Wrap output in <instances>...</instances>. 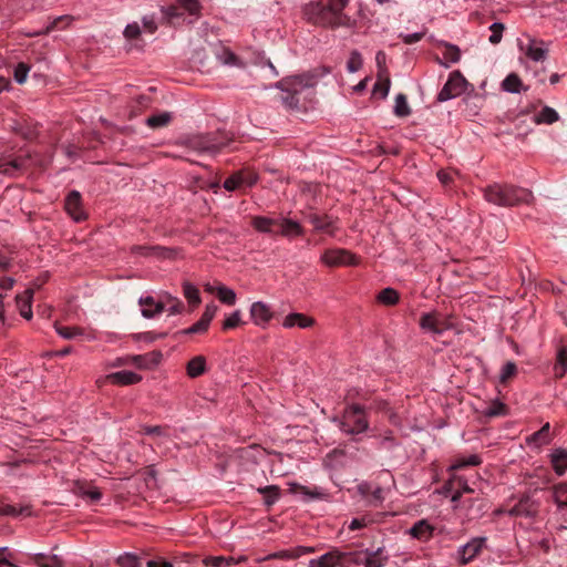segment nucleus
I'll return each mask as SVG.
<instances>
[{
	"instance_id": "obj_1",
	"label": "nucleus",
	"mask_w": 567,
	"mask_h": 567,
	"mask_svg": "<svg viewBox=\"0 0 567 567\" xmlns=\"http://www.w3.org/2000/svg\"><path fill=\"white\" fill-rule=\"evenodd\" d=\"M327 72L326 69L315 70L280 80L276 86L280 90V100L285 107L291 111H307L312 104L313 87Z\"/></svg>"
},
{
	"instance_id": "obj_2",
	"label": "nucleus",
	"mask_w": 567,
	"mask_h": 567,
	"mask_svg": "<svg viewBox=\"0 0 567 567\" xmlns=\"http://www.w3.org/2000/svg\"><path fill=\"white\" fill-rule=\"evenodd\" d=\"M350 0H329L327 4L322 1L307 3L302 13L307 21L323 27H341L349 24L350 19L342 11Z\"/></svg>"
},
{
	"instance_id": "obj_3",
	"label": "nucleus",
	"mask_w": 567,
	"mask_h": 567,
	"mask_svg": "<svg viewBox=\"0 0 567 567\" xmlns=\"http://www.w3.org/2000/svg\"><path fill=\"white\" fill-rule=\"evenodd\" d=\"M532 193L528 189L513 185L493 184L484 188L486 202L497 206H515L528 202Z\"/></svg>"
},
{
	"instance_id": "obj_4",
	"label": "nucleus",
	"mask_w": 567,
	"mask_h": 567,
	"mask_svg": "<svg viewBox=\"0 0 567 567\" xmlns=\"http://www.w3.org/2000/svg\"><path fill=\"white\" fill-rule=\"evenodd\" d=\"M353 563V554L334 550L327 553L319 558L311 559L309 561V567H351Z\"/></svg>"
},
{
	"instance_id": "obj_5",
	"label": "nucleus",
	"mask_w": 567,
	"mask_h": 567,
	"mask_svg": "<svg viewBox=\"0 0 567 567\" xmlns=\"http://www.w3.org/2000/svg\"><path fill=\"white\" fill-rule=\"evenodd\" d=\"M466 79L462 75L460 71H453L450 74L449 80L440 91L437 95V100L440 102H445L447 100L454 99L463 94L467 86Z\"/></svg>"
},
{
	"instance_id": "obj_6",
	"label": "nucleus",
	"mask_w": 567,
	"mask_h": 567,
	"mask_svg": "<svg viewBox=\"0 0 567 567\" xmlns=\"http://www.w3.org/2000/svg\"><path fill=\"white\" fill-rule=\"evenodd\" d=\"M259 181L257 172L250 168H243L231 174L225 182L224 188L228 192H234L243 186L252 187Z\"/></svg>"
},
{
	"instance_id": "obj_7",
	"label": "nucleus",
	"mask_w": 567,
	"mask_h": 567,
	"mask_svg": "<svg viewBox=\"0 0 567 567\" xmlns=\"http://www.w3.org/2000/svg\"><path fill=\"white\" fill-rule=\"evenodd\" d=\"M383 501L382 488L363 482L358 486L357 503H363L365 506H379Z\"/></svg>"
},
{
	"instance_id": "obj_8",
	"label": "nucleus",
	"mask_w": 567,
	"mask_h": 567,
	"mask_svg": "<svg viewBox=\"0 0 567 567\" xmlns=\"http://www.w3.org/2000/svg\"><path fill=\"white\" fill-rule=\"evenodd\" d=\"M161 360L162 353L159 351H152L145 354L127 355L123 363H130L142 370H153L161 363Z\"/></svg>"
},
{
	"instance_id": "obj_9",
	"label": "nucleus",
	"mask_w": 567,
	"mask_h": 567,
	"mask_svg": "<svg viewBox=\"0 0 567 567\" xmlns=\"http://www.w3.org/2000/svg\"><path fill=\"white\" fill-rule=\"evenodd\" d=\"M352 254L346 249H327L321 255V261L328 267H340L352 264Z\"/></svg>"
},
{
	"instance_id": "obj_10",
	"label": "nucleus",
	"mask_w": 567,
	"mask_h": 567,
	"mask_svg": "<svg viewBox=\"0 0 567 567\" xmlns=\"http://www.w3.org/2000/svg\"><path fill=\"white\" fill-rule=\"evenodd\" d=\"M249 313L251 321L260 328L268 327L269 322L274 317V312L270 306L264 301L252 302L250 306Z\"/></svg>"
},
{
	"instance_id": "obj_11",
	"label": "nucleus",
	"mask_w": 567,
	"mask_h": 567,
	"mask_svg": "<svg viewBox=\"0 0 567 567\" xmlns=\"http://www.w3.org/2000/svg\"><path fill=\"white\" fill-rule=\"evenodd\" d=\"M189 146L198 153L217 154L226 146L225 143H217L210 136H197L189 140Z\"/></svg>"
},
{
	"instance_id": "obj_12",
	"label": "nucleus",
	"mask_w": 567,
	"mask_h": 567,
	"mask_svg": "<svg viewBox=\"0 0 567 567\" xmlns=\"http://www.w3.org/2000/svg\"><path fill=\"white\" fill-rule=\"evenodd\" d=\"M65 210L72 219L81 221L86 218L82 208L81 194L78 190H72L65 198Z\"/></svg>"
},
{
	"instance_id": "obj_13",
	"label": "nucleus",
	"mask_w": 567,
	"mask_h": 567,
	"mask_svg": "<svg viewBox=\"0 0 567 567\" xmlns=\"http://www.w3.org/2000/svg\"><path fill=\"white\" fill-rule=\"evenodd\" d=\"M507 513L511 516L535 517L538 513V503L529 496H525Z\"/></svg>"
},
{
	"instance_id": "obj_14",
	"label": "nucleus",
	"mask_w": 567,
	"mask_h": 567,
	"mask_svg": "<svg viewBox=\"0 0 567 567\" xmlns=\"http://www.w3.org/2000/svg\"><path fill=\"white\" fill-rule=\"evenodd\" d=\"M106 380L114 385L124 386L140 383L143 377L133 371L122 370L106 375Z\"/></svg>"
},
{
	"instance_id": "obj_15",
	"label": "nucleus",
	"mask_w": 567,
	"mask_h": 567,
	"mask_svg": "<svg viewBox=\"0 0 567 567\" xmlns=\"http://www.w3.org/2000/svg\"><path fill=\"white\" fill-rule=\"evenodd\" d=\"M73 493L82 498L90 499L91 502H99L102 497L100 489L85 481H75Z\"/></svg>"
},
{
	"instance_id": "obj_16",
	"label": "nucleus",
	"mask_w": 567,
	"mask_h": 567,
	"mask_svg": "<svg viewBox=\"0 0 567 567\" xmlns=\"http://www.w3.org/2000/svg\"><path fill=\"white\" fill-rule=\"evenodd\" d=\"M315 319L301 312H291L284 318L282 327L291 329L295 327L307 329L315 324Z\"/></svg>"
},
{
	"instance_id": "obj_17",
	"label": "nucleus",
	"mask_w": 567,
	"mask_h": 567,
	"mask_svg": "<svg viewBox=\"0 0 567 567\" xmlns=\"http://www.w3.org/2000/svg\"><path fill=\"white\" fill-rule=\"evenodd\" d=\"M34 295L33 288H28L22 293L16 296V303L21 317L27 320L32 318V299Z\"/></svg>"
},
{
	"instance_id": "obj_18",
	"label": "nucleus",
	"mask_w": 567,
	"mask_h": 567,
	"mask_svg": "<svg viewBox=\"0 0 567 567\" xmlns=\"http://www.w3.org/2000/svg\"><path fill=\"white\" fill-rule=\"evenodd\" d=\"M246 560V556H240L238 558L225 556H207L203 559V564L207 567H233Z\"/></svg>"
},
{
	"instance_id": "obj_19",
	"label": "nucleus",
	"mask_w": 567,
	"mask_h": 567,
	"mask_svg": "<svg viewBox=\"0 0 567 567\" xmlns=\"http://www.w3.org/2000/svg\"><path fill=\"white\" fill-rule=\"evenodd\" d=\"M185 369L188 378L196 379L206 373L207 359L202 354L196 355L186 363Z\"/></svg>"
},
{
	"instance_id": "obj_20",
	"label": "nucleus",
	"mask_w": 567,
	"mask_h": 567,
	"mask_svg": "<svg viewBox=\"0 0 567 567\" xmlns=\"http://www.w3.org/2000/svg\"><path fill=\"white\" fill-rule=\"evenodd\" d=\"M142 308V316L145 318H153L165 310L163 301H155L153 297L147 296L140 299Z\"/></svg>"
},
{
	"instance_id": "obj_21",
	"label": "nucleus",
	"mask_w": 567,
	"mask_h": 567,
	"mask_svg": "<svg viewBox=\"0 0 567 567\" xmlns=\"http://www.w3.org/2000/svg\"><path fill=\"white\" fill-rule=\"evenodd\" d=\"M484 538H474L464 545L460 550V559L462 564H467L477 556L484 543Z\"/></svg>"
},
{
	"instance_id": "obj_22",
	"label": "nucleus",
	"mask_w": 567,
	"mask_h": 567,
	"mask_svg": "<svg viewBox=\"0 0 567 567\" xmlns=\"http://www.w3.org/2000/svg\"><path fill=\"white\" fill-rule=\"evenodd\" d=\"M525 54L535 62L544 61L548 54V49L543 41L530 39L525 49Z\"/></svg>"
},
{
	"instance_id": "obj_23",
	"label": "nucleus",
	"mask_w": 567,
	"mask_h": 567,
	"mask_svg": "<svg viewBox=\"0 0 567 567\" xmlns=\"http://www.w3.org/2000/svg\"><path fill=\"white\" fill-rule=\"evenodd\" d=\"M30 560L38 567H63V560L53 554H34L30 557Z\"/></svg>"
},
{
	"instance_id": "obj_24",
	"label": "nucleus",
	"mask_w": 567,
	"mask_h": 567,
	"mask_svg": "<svg viewBox=\"0 0 567 567\" xmlns=\"http://www.w3.org/2000/svg\"><path fill=\"white\" fill-rule=\"evenodd\" d=\"M420 326L423 330H427L434 334H441L444 330L436 312L423 313L420 318Z\"/></svg>"
},
{
	"instance_id": "obj_25",
	"label": "nucleus",
	"mask_w": 567,
	"mask_h": 567,
	"mask_svg": "<svg viewBox=\"0 0 567 567\" xmlns=\"http://www.w3.org/2000/svg\"><path fill=\"white\" fill-rule=\"evenodd\" d=\"M434 527L425 519L416 522L410 529V535L417 539H429L433 534Z\"/></svg>"
},
{
	"instance_id": "obj_26",
	"label": "nucleus",
	"mask_w": 567,
	"mask_h": 567,
	"mask_svg": "<svg viewBox=\"0 0 567 567\" xmlns=\"http://www.w3.org/2000/svg\"><path fill=\"white\" fill-rule=\"evenodd\" d=\"M553 467L558 475H563L567 470V451L564 449H556L551 455Z\"/></svg>"
},
{
	"instance_id": "obj_27",
	"label": "nucleus",
	"mask_w": 567,
	"mask_h": 567,
	"mask_svg": "<svg viewBox=\"0 0 567 567\" xmlns=\"http://www.w3.org/2000/svg\"><path fill=\"white\" fill-rule=\"evenodd\" d=\"M451 484L457 487L451 497V502L454 504V507L458 506L457 502L461 499L463 494L474 492V489L467 484L466 480H464L463 477L454 478V481L451 482Z\"/></svg>"
},
{
	"instance_id": "obj_28",
	"label": "nucleus",
	"mask_w": 567,
	"mask_h": 567,
	"mask_svg": "<svg viewBox=\"0 0 567 567\" xmlns=\"http://www.w3.org/2000/svg\"><path fill=\"white\" fill-rule=\"evenodd\" d=\"M388 557L383 555L381 548H378L374 551H365V557L363 564L365 567H383Z\"/></svg>"
},
{
	"instance_id": "obj_29",
	"label": "nucleus",
	"mask_w": 567,
	"mask_h": 567,
	"mask_svg": "<svg viewBox=\"0 0 567 567\" xmlns=\"http://www.w3.org/2000/svg\"><path fill=\"white\" fill-rule=\"evenodd\" d=\"M280 235L289 238L298 237L302 235V228L295 220L284 219L280 223Z\"/></svg>"
},
{
	"instance_id": "obj_30",
	"label": "nucleus",
	"mask_w": 567,
	"mask_h": 567,
	"mask_svg": "<svg viewBox=\"0 0 567 567\" xmlns=\"http://www.w3.org/2000/svg\"><path fill=\"white\" fill-rule=\"evenodd\" d=\"M257 492L264 495V503L267 506L274 505L280 497V488L277 485L259 487Z\"/></svg>"
},
{
	"instance_id": "obj_31",
	"label": "nucleus",
	"mask_w": 567,
	"mask_h": 567,
	"mask_svg": "<svg viewBox=\"0 0 567 567\" xmlns=\"http://www.w3.org/2000/svg\"><path fill=\"white\" fill-rule=\"evenodd\" d=\"M266 455V450L257 444L249 445L240 451V457L246 461L257 462Z\"/></svg>"
},
{
	"instance_id": "obj_32",
	"label": "nucleus",
	"mask_w": 567,
	"mask_h": 567,
	"mask_svg": "<svg viewBox=\"0 0 567 567\" xmlns=\"http://www.w3.org/2000/svg\"><path fill=\"white\" fill-rule=\"evenodd\" d=\"M502 89L509 93H519L523 90V82L516 73H511L502 82Z\"/></svg>"
},
{
	"instance_id": "obj_33",
	"label": "nucleus",
	"mask_w": 567,
	"mask_h": 567,
	"mask_svg": "<svg viewBox=\"0 0 567 567\" xmlns=\"http://www.w3.org/2000/svg\"><path fill=\"white\" fill-rule=\"evenodd\" d=\"M558 113L553 107L545 106L537 115H535L534 122L536 124H553L558 121Z\"/></svg>"
},
{
	"instance_id": "obj_34",
	"label": "nucleus",
	"mask_w": 567,
	"mask_h": 567,
	"mask_svg": "<svg viewBox=\"0 0 567 567\" xmlns=\"http://www.w3.org/2000/svg\"><path fill=\"white\" fill-rule=\"evenodd\" d=\"M567 372V347H560L557 352L555 377L561 379Z\"/></svg>"
},
{
	"instance_id": "obj_35",
	"label": "nucleus",
	"mask_w": 567,
	"mask_h": 567,
	"mask_svg": "<svg viewBox=\"0 0 567 567\" xmlns=\"http://www.w3.org/2000/svg\"><path fill=\"white\" fill-rule=\"evenodd\" d=\"M377 299L384 306H394L399 302L400 295L393 288H384L379 292Z\"/></svg>"
},
{
	"instance_id": "obj_36",
	"label": "nucleus",
	"mask_w": 567,
	"mask_h": 567,
	"mask_svg": "<svg viewBox=\"0 0 567 567\" xmlns=\"http://www.w3.org/2000/svg\"><path fill=\"white\" fill-rule=\"evenodd\" d=\"M172 121V114L169 112H163L155 115H151L146 118V125L151 128H159L168 125Z\"/></svg>"
},
{
	"instance_id": "obj_37",
	"label": "nucleus",
	"mask_w": 567,
	"mask_h": 567,
	"mask_svg": "<svg viewBox=\"0 0 567 567\" xmlns=\"http://www.w3.org/2000/svg\"><path fill=\"white\" fill-rule=\"evenodd\" d=\"M184 297L190 305L198 306L202 302L199 290L189 281L183 282Z\"/></svg>"
},
{
	"instance_id": "obj_38",
	"label": "nucleus",
	"mask_w": 567,
	"mask_h": 567,
	"mask_svg": "<svg viewBox=\"0 0 567 567\" xmlns=\"http://www.w3.org/2000/svg\"><path fill=\"white\" fill-rule=\"evenodd\" d=\"M553 498L558 508H567V483H559L553 487Z\"/></svg>"
},
{
	"instance_id": "obj_39",
	"label": "nucleus",
	"mask_w": 567,
	"mask_h": 567,
	"mask_svg": "<svg viewBox=\"0 0 567 567\" xmlns=\"http://www.w3.org/2000/svg\"><path fill=\"white\" fill-rule=\"evenodd\" d=\"M218 61L224 65H231L243 68L245 63L239 60V58L229 49H223V51L217 55Z\"/></svg>"
},
{
	"instance_id": "obj_40",
	"label": "nucleus",
	"mask_w": 567,
	"mask_h": 567,
	"mask_svg": "<svg viewBox=\"0 0 567 567\" xmlns=\"http://www.w3.org/2000/svg\"><path fill=\"white\" fill-rule=\"evenodd\" d=\"M277 221L272 218L256 216L251 220L252 227L260 233H271L272 226L276 225Z\"/></svg>"
},
{
	"instance_id": "obj_41",
	"label": "nucleus",
	"mask_w": 567,
	"mask_h": 567,
	"mask_svg": "<svg viewBox=\"0 0 567 567\" xmlns=\"http://www.w3.org/2000/svg\"><path fill=\"white\" fill-rule=\"evenodd\" d=\"M216 295L223 303L228 306H233L236 302V292L224 285L219 284L216 286Z\"/></svg>"
},
{
	"instance_id": "obj_42",
	"label": "nucleus",
	"mask_w": 567,
	"mask_h": 567,
	"mask_svg": "<svg viewBox=\"0 0 567 567\" xmlns=\"http://www.w3.org/2000/svg\"><path fill=\"white\" fill-rule=\"evenodd\" d=\"M55 331L59 336H61L63 339H74L79 336L84 334V330L79 327H62L59 324H54Z\"/></svg>"
},
{
	"instance_id": "obj_43",
	"label": "nucleus",
	"mask_w": 567,
	"mask_h": 567,
	"mask_svg": "<svg viewBox=\"0 0 567 567\" xmlns=\"http://www.w3.org/2000/svg\"><path fill=\"white\" fill-rule=\"evenodd\" d=\"M481 458L478 455L476 454H472L470 455L468 457H463V458H456L453 464L451 465V470L453 471H456V470H461L465 466H476V465H480L481 464Z\"/></svg>"
},
{
	"instance_id": "obj_44",
	"label": "nucleus",
	"mask_w": 567,
	"mask_h": 567,
	"mask_svg": "<svg viewBox=\"0 0 567 567\" xmlns=\"http://www.w3.org/2000/svg\"><path fill=\"white\" fill-rule=\"evenodd\" d=\"M549 441V423L544 424L539 431L533 433L532 436L527 439L528 443L548 444Z\"/></svg>"
},
{
	"instance_id": "obj_45",
	"label": "nucleus",
	"mask_w": 567,
	"mask_h": 567,
	"mask_svg": "<svg viewBox=\"0 0 567 567\" xmlns=\"http://www.w3.org/2000/svg\"><path fill=\"white\" fill-rule=\"evenodd\" d=\"M164 305H168V308H167V311L169 315H177V313H181L182 310H183V303L182 301L177 298V297H174L169 293H164Z\"/></svg>"
},
{
	"instance_id": "obj_46",
	"label": "nucleus",
	"mask_w": 567,
	"mask_h": 567,
	"mask_svg": "<svg viewBox=\"0 0 567 567\" xmlns=\"http://www.w3.org/2000/svg\"><path fill=\"white\" fill-rule=\"evenodd\" d=\"M410 107L406 102V96L404 94H398L395 97L394 104V113L398 116H408L410 114Z\"/></svg>"
},
{
	"instance_id": "obj_47",
	"label": "nucleus",
	"mask_w": 567,
	"mask_h": 567,
	"mask_svg": "<svg viewBox=\"0 0 567 567\" xmlns=\"http://www.w3.org/2000/svg\"><path fill=\"white\" fill-rule=\"evenodd\" d=\"M445 51L443 53V58L450 62V63H456L461 59V51L458 47L451 44V43H444Z\"/></svg>"
},
{
	"instance_id": "obj_48",
	"label": "nucleus",
	"mask_w": 567,
	"mask_h": 567,
	"mask_svg": "<svg viewBox=\"0 0 567 567\" xmlns=\"http://www.w3.org/2000/svg\"><path fill=\"white\" fill-rule=\"evenodd\" d=\"M390 90V79L386 76L383 80H379L372 90L373 95H379L380 99H384Z\"/></svg>"
},
{
	"instance_id": "obj_49",
	"label": "nucleus",
	"mask_w": 567,
	"mask_h": 567,
	"mask_svg": "<svg viewBox=\"0 0 567 567\" xmlns=\"http://www.w3.org/2000/svg\"><path fill=\"white\" fill-rule=\"evenodd\" d=\"M243 323L239 310L234 311L223 322V330H229L239 327Z\"/></svg>"
},
{
	"instance_id": "obj_50",
	"label": "nucleus",
	"mask_w": 567,
	"mask_h": 567,
	"mask_svg": "<svg viewBox=\"0 0 567 567\" xmlns=\"http://www.w3.org/2000/svg\"><path fill=\"white\" fill-rule=\"evenodd\" d=\"M489 30L492 31V34L489 35V42L492 44H498L502 41L503 38V31L505 30V25L502 22H494Z\"/></svg>"
},
{
	"instance_id": "obj_51",
	"label": "nucleus",
	"mask_w": 567,
	"mask_h": 567,
	"mask_svg": "<svg viewBox=\"0 0 567 567\" xmlns=\"http://www.w3.org/2000/svg\"><path fill=\"white\" fill-rule=\"evenodd\" d=\"M517 373V367L513 361H508L504 364L501 374L499 382L505 383L507 380L513 378Z\"/></svg>"
},
{
	"instance_id": "obj_52",
	"label": "nucleus",
	"mask_w": 567,
	"mask_h": 567,
	"mask_svg": "<svg viewBox=\"0 0 567 567\" xmlns=\"http://www.w3.org/2000/svg\"><path fill=\"white\" fill-rule=\"evenodd\" d=\"M21 514L30 515L31 514L30 507L24 506V507H21L20 509H17V507H14L12 505H3L0 507V515L18 516Z\"/></svg>"
},
{
	"instance_id": "obj_53",
	"label": "nucleus",
	"mask_w": 567,
	"mask_h": 567,
	"mask_svg": "<svg viewBox=\"0 0 567 567\" xmlns=\"http://www.w3.org/2000/svg\"><path fill=\"white\" fill-rule=\"evenodd\" d=\"M117 564L121 567H142L138 558L133 554H124L117 558Z\"/></svg>"
},
{
	"instance_id": "obj_54",
	"label": "nucleus",
	"mask_w": 567,
	"mask_h": 567,
	"mask_svg": "<svg viewBox=\"0 0 567 567\" xmlns=\"http://www.w3.org/2000/svg\"><path fill=\"white\" fill-rule=\"evenodd\" d=\"M297 557H298V554H295V553H292L290 550H280V551H277V553L269 554L266 557L258 558L256 561L260 564V563H262L265 560H268V559H293V558H297Z\"/></svg>"
},
{
	"instance_id": "obj_55",
	"label": "nucleus",
	"mask_w": 567,
	"mask_h": 567,
	"mask_svg": "<svg viewBox=\"0 0 567 567\" xmlns=\"http://www.w3.org/2000/svg\"><path fill=\"white\" fill-rule=\"evenodd\" d=\"M210 322L206 320L205 318L200 317V319L195 322L193 326H190L188 329L185 330V333L193 334V333H204L207 331Z\"/></svg>"
},
{
	"instance_id": "obj_56",
	"label": "nucleus",
	"mask_w": 567,
	"mask_h": 567,
	"mask_svg": "<svg viewBox=\"0 0 567 567\" xmlns=\"http://www.w3.org/2000/svg\"><path fill=\"white\" fill-rule=\"evenodd\" d=\"M179 4L192 16H198L200 4L198 0H177Z\"/></svg>"
},
{
	"instance_id": "obj_57",
	"label": "nucleus",
	"mask_w": 567,
	"mask_h": 567,
	"mask_svg": "<svg viewBox=\"0 0 567 567\" xmlns=\"http://www.w3.org/2000/svg\"><path fill=\"white\" fill-rule=\"evenodd\" d=\"M355 424H357V434L367 431L369 427V423H368V420L365 419V414L359 405H357Z\"/></svg>"
},
{
	"instance_id": "obj_58",
	"label": "nucleus",
	"mask_w": 567,
	"mask_h": 567,
	"mask_svg": "<svg viewBox=\"0 0 567 567\" xmlns=\"http://www.w3.org/2000/svg\"><path fill=\"white\" fill-rule=\"evenodd\" d=\"M506 413V405L499 401H494L492 405L486 410L487 416L504 415Z\"/></svg>"
},
{
	"instance_id": "obj_59",
	"label": "nucleus",
	"mask_w": 567,
	"mask_h": 567,
	"mask_svg": "<svg viewBox=\"0 0 567 567\" xmlns=\"http://www.w3.org/2000/svg\"><path fill=\"white\" fill-rule=\"evenodd\" d=\"M30 68L24 63H19L14 70V80L22 84L25 82Z\"/></svg>"
},
{
	"instance_id": "obj_60",
	"label": "nucleus",
	"mask_w": 567,
	"mask_h": 567,
	"mask_svg": "<svg viewBox=\"0 0 567 567\" xmlns=\"http://www.w3.org/2000/svg\"><path fill=\"white\" fill-rule=\"evenodd\" d=\"M152 250L154 251L155 256H158V257H162V258H166V259H173L176 256V251L174 249H172V248H166V247H162V246H154L152 248Z\"/></svg>"
},
{
	"instance_id": "obj_61",
	"label": "nucleus",
	"mask_w": 567,
	"mask_h": 567,
	"mask_svg": "<svg viewBox=\"0 0 567 567\" xmlns=\"http://www.w3.org/2000/svg\"><path fill=\"white\" fill-rule=\"evenodd\" d=\"M140 34H141V28L136 22L127 24L124 29V37L128 40H134Z\"/></svg>"
},
{
	"instance_id": "obj_62",
	"label": "nucleus",
	"mask_w": 567,
	"mask_h": 567,
	"mask_svg": "<svg viewBox=\"0 0 567 567\" xmlns=\"http://www.w3.org/2000/svg\"><path fill=\"white\" fill-rule=\"evenodd\" d=\"M142 21L143 27L147 32L154 33L157 30V24L153 17H144Z\"/></svg>"
},
{
	"instance_id": "obj_63",
	"label": "nucleus",
	"mask_w": 567,
	"mask_h": 567,
	"mask_svg": "<svg viewBox=\"0 0 567 567\" xmlns=\"http://www.w3.org/2000/svg\"><path fill=\"white\" fill-rule=\"evenodd\" d=\"M424 34H425L424 32H415V33L402 35V39H403L404 43L412 44V43L420 41L424 37Z\"/></svg>"
},
{
	"instance_id": "obj_64",
	"label": "nucleus",
	"mask_w": 567,
	"mask_h": 567,
	"mask_svg": "<svg viewBox=\"0 0 567 567\" xmlns=\"http://www.w3.org/2000/svg\"><path fill=\"white\" fill-rule=\"evenodd\" d=\"M216 312H217V306L214 305V303H210V305H207L205 307V311L202 315V317L205 318L206 320H208L209 322H212V320L215 317Z\"/></svg>"
}]
</instances>
